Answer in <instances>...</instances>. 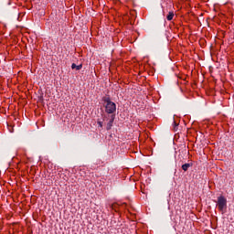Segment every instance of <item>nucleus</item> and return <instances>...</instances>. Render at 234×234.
<instances>
[{
	"label": "nucleus",
	"instance_id": "20e7f679",
	"mask_svg": "<svg viewBox=\"0 0 234 234\" xmlns=\"http://www.w3.org/2000/svg\"><path fill=\"white\" fill-rule=\"evenodd\" d=\"M192 166H193V164L186 163V164L182 165L181 168L183 171H188L189 167H192Z\"/></svg>",
	"mask_w": 234,
	"mask_h": 234
},
{
	"label": "nucleus",
	"instance_id": "423d86ee",
	"mask_svg": "<svg viewBox=\"0 0 234 234\" xmlns=\"http://www.w3.org/2000/svg\"><path fill=\"white\" fill-rule=\"evenodd\" d=\"M173 17H175V13L169 12V14L166 16L167 21H173Z\"/></svg>",
	"mask_w": 234,
	"mask_h": 234
},
{
	"label": "nucleus",
	"instance_id": "6e6552de",
	"mask_svg": "<svg viewBox=\"0 0 234 234\" xmlns=\"http://www.w3.org/2000/svg\"><path fill=\"white\" fill-rule=\"evenodd\" d=\"M98 125H99V127H103V122H101V121H98Z\"/></svg>",
	"mask_w": 234,
	"mask_h": 234
},
{
	"label": "nucleus",
	"instance_id": "f03ea898",
	"mask_svg": "<svg viewBox=\"0 0 234 234\" xmlns=\"http://www.w3.org/2000/svg\"><path fill=\"white\" fill-rule=\"evenodd\" d=\"M217 206L219 211L224 213L228 209V199L224 196L218 197Z\"/></svg>",
	"mask_w": 234,
	"mask_h": 234
},
{
	"label": "nucleus",
	"instance_id": "39448f33",
	"mask_svg": "<svg viewBox=\"0 0 234 234\" xmlns=\"http://www.w3.org/2000/svg\"><path fill=\"white\" fill-rule=\"evenodd\" d=\"M71 69H76V70H81V69H83V65H76V63H72L71 64Z\"/></svg>",
	"mask_w": 234,
	"mask_h": 234
},
{
	"label": "nucleus",
	"instance_id": "7ed1b4c3",
	"mask_svg": "<svg viewBox=\"0 0 234 234\" xmlns=\"http://www.w3.org/2000/svg\"><path fill=\"white\" fill-rule=\"evenodd\" d=\"M115 118H116V115H114V114L111 115V119L106 125L107 131H111V129H112V124L114 123Z\"/></svg>",
	"mask_w": 234,
	"mask_h": 234
},
{
	"label": "nucleus",
	"instance_id": "f257e3e1",
	"mask_svg": "<svg viewBox=\"0 0 234 234\" xmlns=\"http://www.w3.org/2000/svg\"><path fill=\"white\" fill-rule=\"evenodd\" d=\"M102 101L104 102V109L107 114L112 115L116 112V103L112 102L110 97H102Z\"/></svg>",
	"mask_w": 234,
	"mask_h": 234
},
{
	"label": "nucleus",
	"instance_id": "0eeeda50",
	"mask_svg": "<svg viewBox=\"0 0 234 234\" xmlns=\"http://www.w3.org/2000/svg\"><path fill=\"white\" fill-rule=\"evenodd\" d=\"M174 130L176 131L178 129V123L176 121L173 122Z\"/></svg>",
	"mask_w": 234,
	"mask_h": 234
}]
</instances>
